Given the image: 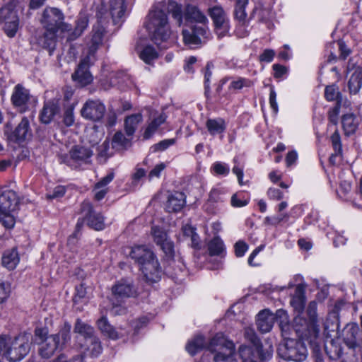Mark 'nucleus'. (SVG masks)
Returning a JSON list of instances; mask_svg holds the SVG:
<instances>
[{"label":"nucleus","instance_id":"nucleus-1","mask_svg":"<svg viewBox=\"0 0 362 362\" xmlns=\"http://www.w3.org/2000/svg\"><path fill=\"white\" fill-rule=\"evenodd\" d=\"M30 334L24 333L13 338L7 335L0 336V362L6 358L9 362L22 360L30 351Z\"/></svg>","mask_w":362,"mask_h":362},{"label":"nucleus","instance_id":"nucleus-2","mask_svg":"<svg viewBox=\"0 0 362 362\" xmlns=\"http://www.w3.org/2000/svg\"><path fill=\"white\" fill-rule=\"evenodd\" d=\"M145 26L151 40L158 45L167 41L170 35V28L167 14L161 9H152L146 17Z\"/></svg>","mask_w":362,"mask_h":362},{"label":"nucleus","instance_id":"nucleus-3","mask_svg":"<svg viewBox=\"0 0 362 362\" xmlns=\"http://www.w3.org/2000/svg\"><path fill=\"white\" fill-rule=\"evenodd\" d=\"M308 320L304 319L300 315L294 318L296 332L303 339L314 343L319 334V325L317 317V303L310 302L307 308Z\"/></svg>","mask_w":362,"mask_h":362},{"label":"nucleus","instance_id":"nucleus-4","mask_svg":"<svg viewBox=\"0 0 362 362\" xmlns=\"http://www.w3.org/2000/svg\"><path fill=\"white\" fill-rule=\"evenodd\" d=\"M208 349L214 353L215 362H238L235 358L233 343L227 340L221 333L216 334L211 339Z\"/></svg>","mask_w":362,"mask_h":362},{"label":"nucleus","instance_id":"nucleus-5","mask_svg":"<svg viewBox=\"0 0 362 362\" xmlns=\"http://www.w3.org/2000/svg\"><path fill=\"white\" fill-rule=\"evenodd\" d=\"M18 200L16 193L4 189L0 192V221L6 228H12L15 225L13 212L16 210Z\"/></svg>","mask_w":362,"mask_h":362},{"label":"nucleus","instance_id":"nucleus-6","mask_svg":"<svg viewBox=\"0 0 362 362\" xmlns=\"http://www.w3.org/2000/svg\"><path fill=\"white\" fill-rule=\"evenodd\" d=\"M93 155V152L89 147L77 144L73 146L67 153L60 156V162L76 169L82 165L89 163Z\"/></svg>","mask_w":362,"mask_h":362},{"label":"nucleus","instance_id":"nucleus-7","mask_svg":"<svg viewBox=\"0 0 362 362\" xmlns=\"http://www.w3.org/2000/svg\"><path fill=\"white\" fill-rule=\"evenodd\" d=\"M278 354L285 360L301 362L306 358L308 351L301 340L287 339L278 348Z\"/></svg>","mask_w":362,"mask_h":362},{"label":"nucleus","instance_id":"nucleus-8","mask_svg":"<svg viewBox=\"0 0 362 362\" xmlns=\"http://www.w3.org/2000/svg\"><path fill=\"white\" fill-rule=\"evenodd\" d=\"M70 325H66L57 334L50 335L40 344V354L43 358H49L55 351L70 339Z\"/></svg>","mask_w":362,"mask_h":362},{"label":"nucleus","instance_id":"nucleus-9","mask_svg":"<svg viewBox=\"0 0 362 362\" xmlns=\"http://www.w3.org/2000/svg\"><path fill=\"white\" fill-rule=\"evenodd\" d=\"M0 23L9 37L16 35L19 28V18L15 6L9 3L0 9Z\"/></svg>","mask_w":362,"mask_h":362},{"label":"nucleus","instance_id":"nucleus-10","mask_svg":"<svg viewBox=\"0 0 362 362\" xmlns=\"http://www.w3.org/2000/svg\"><path fill=\"white\" fill-rule=\"evenodd\" d=\"M64 14L62 12L53 7H47L42 16L41 23L46 30L57 31L61 29L62 31L69 30V25L64 23Z\"/></svg>","mask_w":362,"mask_h":362},{"label":"nucleus","instance_id":"nucleus-11","mask_svg":"<svg viewBox=\"0 0 362 362\" xmlns=\"http://www.w3.org/2000/svg\"><path fill=\"white\" fill-rule=\"evenodd\" d=\"M210 33L206 25H195L182 30L184 43L190 48H197L209 38Z\"/></svg>","mask_w":362,"mask_h":362},{"label":"nucleus","instance_id":"nucleus-12","mask_svg":"<svg viewBox=\"0 0 362 362\" xmlns=\"http://www.w3.org/2000/svg\"><path fill=\"white\" fill-rule=\"evenodd\" d=\"M11 100L20 112H25L36 103V99L30 94L29 90L21 84L14 87Z\"/></svg>","mask_w":362,"mask_h":362},{"label":"nucleus","instance_id":"nucleus-13","mask_svg":"<svg viewBox=\"0 0 362 362\" xmlns=\"http://www.w3.org/2000/svg\"><path fill=\"white\" fill-rule=\"evenodd\" d=\"M273 347L269 345L265 351L262 346H241L239 348L240 356L243 362H257L258 359L267 360L272 356Z\"/></svg>","mask_w":362,"mask_h":362},{"label":"nucleus","instance_id":"nucleus-14","mask_svg":"<svg viewBox=\"0 0 362 362\" xmlns=\"http://www.w3.org/2000/svg\"><path fill=\"white\" fill-rule=\"evenodd\" d=\"M213 20L216 34L219 37H223L229 31V21L226 12L219 6H215L209 11Z\"/></svg>","mask_w":362,"mask_h":362},{"label":"nucleus","instance_id":"nucleus-15","mask_svg":"<svg viewBox=\"0 0 362 362\" xmlns=\"http://www.w3.org/2000/svg\"><path fill=\"white\" fill-rule=\"evenodd\" d=\"M105 107L99 100H88L83 105L81 110V116L89 120L99 121L105 114Z\"/></svg>","mask_w":362,"mask_h":362},{"label":"nucleus","instance_id":"nucleus-16","mask_svg":"<svg viewBox=\"0 0 362 362\" xmlns=\"http://www.w3.org/2000/svg\"><path fill=\"white\" fill-rule=\"evenodd\" d=\"M151 234L154 242L160 247L166 257L172 259L174 257V245L168 238L166 232L158 226H153Z\"/></svg>","mask_w":362,"mask_h":362},{"label":"nucleus","instance_id":"nucleus-17","mask_svg":"<svg viewBox=\"0 0 362 362\" xmlns=\"http://www.w3.org/2000/svg\"><path fill=\"white\" fill-rule=\"evenodd\" d=\"M81 213L86 216L88 225L96 230H101L105 228L104 218L100 214L93 211L91 204L88 201H84L81 204Z\"/></svg>","mask_w":362,"mask_h":362},{"label":"nucleus","instance_id":"nucleus-18","mask_svg":"<svg viewBox=\"0 0 362 362\" xmlns=\"http://www.w3.org/2000/svg\"><path fill=\"white\" fill-rule=\"evenodd\" d=\"M139 270L147 281L156 282L160 278L161 269L155 255L145 263H142V265L139 267Z\"/></svg>","mask_w":362,"mask_h":362},{"label":"nucleus","instance_id":"nucleus-19","mask_svg":"<svg viewBox=\"0 0 362 362\" xmlns=\"http://www.w3.org/2000/svg\"><path fill=\"white\" fill-rule=\"evenodd\" d=\"M92 58H90V56L85 57L81 59L74 74H72V79L81 86H85L93 81V76L88 71V66Z\"/></svg>","mask_w":362,"mask_h":362},{"label":"nucleus","instance_id":"nucleus-20","mask_svg":"<svg viewBox=\"0 0 362 362\" xmlns=\"http://www.w3.org/2000/svg\"><path fill=\"white\" fill-rule=\"evenodd\" d=\"M347 73L351 74L348 82V88L351 94L357 93L362 86V68L356 66L352 59L349 60L347 66Z\"/></svg>","mask_w":362,"mask_h":362},{"label":"nucleus","instance_id":"nucleus-21","mask_svg":"<svg viewBox=\"0 0 362 362\" xmlns=\"http://www.w3.org/2000/svg\"><path fill=\"white\" fill-rule=\"evenodd\" d=\"M135 49L139 58L148 64H151L158 57L156 49L148 44L146 39L144 38H141L136 42Z\"/></svg>","mask_w":362,"mask_h":362},{"label":"nucleus","instance_id":"nucleus-22","mask_svg":"<svg viewBox=\"0 0 362 362\" xmlns=\"http://www.w3.org/2000/svg\"><path fill=\"white\" fill-rule=\"evenodd\" d=\"M127 11L125 0H110L109 13L115 25L120 24L124 21Z\"/></svg>","mask_w":362,"mask_h":362},{"label":"nucleus","instance_id":"nucleus-23","mask_svg":"<svg viewBox=\"0 0 362 362\" xmlns=\"http://www.w3.org/2000/svg\"><path fill=\"white\" fill-rule=\"evenodd\" d=\"M112 294L116 298L124 299L134 297L136 295V290L132 282L128 280H121L112 288Z\"/></svg>","mask_w":362,"mask_h":362},{"label":"nucleus","instance_id":"nucleus-24","mask_svg":"<svg viewBox=\"0 0 362 362\" xmlns=\"http://www.w3.org/2000/svg\"><path fill=\"white\" fill-rule=\"evenodd\" d=\"M102 23V17H100L96 25L93 26L90 41L88 43V54L90 58L93 59L94 53L96 52L99 45L102 43L103 37L105 33L104 27L100 25Z\"/></svg>","mask_w":362,"mask_h":362},{"label":"nucleus","instance_id":"nucleus-25","mask_svg":"<svg viewBox=\"0 0 362 362\" xmlns=\"http://www.w3.org/2000/svg\"><path fill=\"white\" fill-rule=\"evenodd\" d=\"M359 328L356 325H348L344 331V341L351 349L361 346L360 339L358 337Z\"/></svg>","mask_w":362,"mask_h":362},{"label":"nucleus","instance_id":"nucleus-26","mask_svg":"<svg viewBox=\"0 0 362 362\" xmlns=\"http://www.w3.org/2000/svg\"><path fill=\"white\" fill-rule=\"evenodd\" d=\"M275 316L269 310L259 313L257 318V325L259 330L263 333L269 332L274 322Z\"/></svg>","mask_w":362,"mask_h":362},{"label":"nucleus","instance_id":"nucleus-27","mask_svg":"<svg viewBox=\"0 0 362 362\" xmlns=\"http://www.w3.org/2000/svg\"><path fill=\"white\" fill-rule=\"evenodd\" d=\"M154 253L144 245H136L131 249L129 256L138 264L139 267L145 263L148 259H151Z\"/></svg>","mask_w":362,"mask_h":362},{"label":"nucleus","instance_id":"nucleus-28","mask_svg":"<svg viewBox=\"0 0 362 362\" xmlns=\"http://www.w3.org/2000/svg\"><path fill=\"white\" fill-rule=\"evenodd\" d=\"M185 195L181 192H174L168 196L165 208L168 212L180 211L185 205Z\"/></svg>","mask_w":362,"mask_h":362},{"label":"nucleus","instance_id":"nucleus-29","mask_svg":"<svg viewBox=\"0 0 362 362\" xmlns=\"http://www.w3.org/2000/svg\"><path fill=\"white\" fill-rule=\"evenodd\" d=\"M59 105L57 101L50 100L45 103L40 113V120L44 124L50 123L54 116L59 112Z\"/></svg>","mask_w":362,"mask_h":362},{"label":"nucleus","instance_id":"nucleus-30","mask_svg":"<svg viewBox=\"0 0 362 362\" xmlns=\"http://www.w3.org/2000/svg\"><path fill=\"white\" fill-rule=\"evenodd\" d=\"M184 18L186 21L195 22L205 25L208 21L206 16L195 6L189 5L186 7Z\"/></svg>","mask_w":362,"mask_h":362},{"label":"nucleus","instance_id":"nucleus-31","mask_svg":"<svg viewBox=\"0 0 362 362\" xmlns=\"http://www.w3.org/2000/svg\"><path fill=\"white\" fill-rule=\"evenodd\" d=\"M209 343L205 342L204 337L199 334L188 341L186 344V350L190 355L194 356L204 349L209 350Z\"/></svg>","mask_w":362,"mask_h":362},{"label":"nucleus","instance_id":"nucleus-32","mask_svg":"<svg viewBox=\"0 0 362 362\" xmlns=\"http://www.w3.org/2000/svg\"><path fill=\"white\" fill-rule=\"evenodd\" d=\"M55 30H46L42 36L39 37L37 40L40 46L48 50L51 55L55 49L56 45V34Z\"/></svg>","mask_w":362,"mask_h":362},{"label":"nucleus","instance_id":"nucleus-33","mask_svg":"<svg viewBox=\"0 0 362 362\" xmlns=\"http://www.w3.org/2000/svg\"><path fill=\"white\" fill-rule=\"evenodd\" d=\"M97 325L98 329L102 332V333L111 339L116 340L123 336L122 333L119 332L115 329V328L109 324L105 317H100L98 320Z\"/></svg>","mask_w":362,"mask_h":362},{"label":"nucleus","instance_id":"nucleus-34","mask_svg":"<svg viewBox=\"0 0 362 362\" xmlns=\"http://www.w3.org/2000/svg\"><path fill=\"white\" fill-rule=\"evenodd\" d=\"M81 347L84 352L92 356H98L102 353V346L96 337L87 338L84 343L81 344Z\"/></svg>","mask_w":362,"mask_h":362},{"label":"nucleus","instance_id":"nucleus-35","mask_svg":"<svg viewBox=\"0 0 362 362\" xmlns=\"http://www.w3.org/2000/svg\"><path fill=\"white\" fill-rule=\"evenodd\" d=\"M88 24V20L86 16L80 15L76 21V25L75 29L73 31L66 30L67 33V40L68 41H74L78 37H80L83 31L87 28Z\"/></svg>","mask_w":362,"mask_h":362},{"label":"nucleus","instance_id":"nucleus-36","mask_svg":"<svg viewBox=\"0 0 362 362\" xmlns=\"http://www.w3.org/2000/svg\"><path fill=\"white\" fill-rule=\"evenodd\" d=\"M74 331L79 334L78 340L80 341V344L84 343L87 338L95 337L93 327L79 320L76 321Z\"/></svg>","mask_w":362,"mask_h":362},{"label":"nucleus","instance_id":"nucleus-37","mask_svg":"<svg viewBox=\"0 0 362 362\" xmlns=\"http://www.w3.org/2000/svg\"><path fill=\"white\" fill-rule=\"evenodd\" d=\"M30 136L29 121L27 117H24L14 130L13 136L18 141H23L30 138Z\"/></svg>","mask_w":362,"mask_h":362},{"label":"nucleus","instance_id":"nucleus-38","mask_svg":"<svg viewBox=\"0 0 362 362\" xmlns=\"http://www.w3.org/2000/svg\"><path fill=\"white\" fill-rule=\"evenodd\" d=\"M304 288L302 285L296 287L295 293L291 300V305L299 314L303 312L305 307Z\"/></svg>","mask_w":362,"mask_h":362},{"label":"nucleus","instance_id":"nucleus-39","mask_svg":"<svg viewBox=\"0 0 362 362\" xmlns=\"http://www.w3.org/2000/svg\"><path fill=\"white\" fill-rule=\"evenodd\" d=\"M166 120V116L162 113L157 117H153L148 124L143 137L144 139H148L156 132L159 127L163 124Z\"/></svg>","mask_w":362,"mask_h":362},{"label":"nucleus","instance_id":"nucleus-40","mask_svg":"<svg viewBox=\"0 0 362 362\" xmlns=\"http://www.w3.org/2000/svg\"><path fill=\"white\" fill-rule=\"evenodd\" d=\"M206 127L211 136L223 134L226 129V122L222 118L209 119L206 122Z\"/></svg>","mask_w":362,"mask_h":362},{"label":"nucleus","instance_id":"nucleus-41","mask_svg":"<svg viewBox=\"0 0 362 362\" xmlns=\"http://www.w3.org/2000/svg\"><path fill=\"white\" fill-rule=\"evenodd\" d=\"M20 257L16 248L6 250L2 257V264L7 269L12 270L19 263Z\"/></svg>","mask_w":362,"mask_h":362},{"label":"nucleus","instance_id":"nucleus-42","mask_svg":"<svg viewBox=\"0 0 362 362\" xmlns=\"http://www.w3.org/2000/svg\"><path fill=\"white\" fill-rule=\"evenodd\" d=\"M342 127L346 135L354 134L358 128L359 119L354 114H346L342 117Z\"/></svg>","mask_w":362,"mask_h":362},{"label":"nucleus","instance_id":"nucleus-43","mask_svg":"<svg viewBox=\"0 0 362 362\" xmlns=\"http://www.w3.org/2000/svg\"><path fill=\"white\" fill-rule=\"evenodd\" d=\"M142 121V115L140 113L132 115L126 117L124 121V129L126 134L131 136H132L138 124Z\"/></svg>","mask_w":362,"mask_h":362},{"label":"nucleus","instance_id":"nucleus-44","mask_svg":"<svg viewBox=\"0 0 362 362\" xmlns=\"http://www.w3.org/2000/svg\"><path fill=\"white\" fill-rule=\"evenodd\" d=\"M112 148L117 151L127 148L131 145V139H127L119 132L115 134L112 139Z\"/></svg>","mask_w":362,"mask_h":362},{"label":"nucleus","instance_id":"nucleus-45","mask_svg":"<svg viewBox=\"0 0 362 362\" xmlns=\"http://www.w3.org/2000/svg\"><path fill=\"white\" fill-rule=\"evenodd\" d=\"M325 349L330 358H341L342 356V348L339 344V339H331L329 341H327L325 344Z\"/></svg>","mask_w":362,"mask_h":362},{"label":"nucleus","instance_id":"nucleus-46","mask_svg":"<svg viewBox=\"0 0 362 362\" xmlns=\"http://www.w3.org/2000/svg\"><path fill=\"white\" fill-rule=\"evenodd\" d=\"M253 86V82L247 78L236 77L232 78L228 89L230 90L236 91L240 90L244 88H250Z\"/></svg>","mask_w":362,"mask_h":362},{"label":"nucleus","instance_id":"nucleus-47","mask_svg":"<svg viewBox=\"0 0 362 362\" xmlns=\"http://www.w3.org/2000/svg\"><path fill=\"white\" fill-rule=\"evenodd\" d=\"M183 236L190 239L191 245L194 248H199V237L195 232V228L186 224L182 228Z\"/></svg>","mask_w":362,"mask_h":362},{"label":"nucleus","instance_id":"nucleus-48","mask_svg":"<svg viewBox=\"0 0 362 362\" xmlns=\"http://www.w3.org/2000/svg\"><path fill=\"white\" fill-rule=\"evenodd\" d=\"M209 251L211 255H221L225 252L223 242L219 237H215L209 243Z\"/></svg>","mask_w":362,"mask_h":362},{"label":"nucleus","instance_id":"nucleus-49","mask_svg":"<svg viewBox=\"0 0 362 362\" xmlns=\"http://www.w3.org/2000/svg\"><path fill=\"white\" fill-rule=\"evenodd\" d=\"M248 4V0H236L235 6V17L241 23H245L247 16L245 7Z\"/></svg>","mask_w":362,"mask_h":362},{"label":"nucleus","instance_id":"nucleus-50","mask_svg":"<svg viewBox=\"0 0 362 362\" xmlns=\"http://www.w3.org/2000/svg\"><path fill=\"white\" fill-rule=\"evenodd\" d=\"M168 10L172 13L173 17L177 20L178 25L182 23V13L181 5L173 1H170L168 6Z\"/></svg>","mask_w":362,"mask_h":362},{"label":"nucleus","instance_id":"nucleus-51","mask_svg":"<svg viewBox=\"0 0 362 362\" xmlns=\"http://www.w3.org/2000/svg\"><path fill=\"white\" fill-rule=\"evenodd\" d=\"M249 198H245L241 192L235 193L231 197L230 204L233 207H243L248 204Z\"/></svg>","mask_w":362,"mask_h":362},{"label":"nucleus","instance_id":"nucleus-52","mask_svg":"<svg viewBox=\"0 0 362 362\" xmlns=\"http://www.w3.org/2000/svg\"><path fill=\"white\" fill-rule=\"evenodd\" d=\"M112 153L110 149V142L107 140L98 147V158L101 161H105Z\"/></svg>","mask_w":362,"mask_h":362},{"label":"nucleus","instance_id":"nucleus-53","mask_svg":"<svg viewBox=\"0 0 362 362\" xmlns=\"http://www.w3.org/2000/svg\"><path fill=\"white\" fill-rule=\"evenodd\" d=\"M211 170L217 175L227 176L230 172L228 165L222 162H215L212 166Z\"/></svg>","mask_w":362,"mask_h":362},{"label":"nucleus","instance_id":"nucleus-54","mask_svg":"<svg viewBox=\"0 0 362 362\" xmlns=\"http://www.w3.org/2000/svg\"><path fill=\"white\" fill-rule=\"evenodd\" d=\"M270 14V10L267 8H263L261 6L255 7L252 13L253 17L257 18V20L260 21H266L269 18Z\"/></svg>","mask_w":362,"mask_h":362},{"label":"nucleus","instance_id":"nucleus-55","mask_svg":"<svg viewBox=\"0 0 362 362\" xmlns=\"http://www.w3.org/2000/svg\"><path fill=\"white\" fill-rule=\"evenodd\" d=\"M65 192V187L62 185H58L54 188L52 192H48L46 197L48 199H58L63 197Z\"/></svg>","mask_w":362,"mask_h":362},{"label":"nucleus","instance_id":"nucleus-56","mask_svg":"<svg viewBox=\"0 0 362 362\" xmlns=\"http://www.w3.org/2000/svg\"><path fill=\"white\" fill-rule=\"evenodd\" d=\"M166 168V165L164 163H160L157 164L148 173V180H151L153 178H159L161 173Z\"/></svg>","mask_w":362,"mask_h":362},{"label":"nucleus","instance_id":"nucleus-57","mask_svg":"<svg viewBox=\"0 0 362 362\" xmlns=\"http://www.w3.org/2000/svg\"><path fill=\"white\" fill-rule=\"evenodd\" d=\"M269 105L272 108L273 112L276 115L279 111V106L276 101V93L274 88L273 86L270 88V93H269Z\"/></svg>","mask_w":362,"mask_h":362},{"label":"nucleus","instance_id":"nucleus-58","mask_svg":"<svg viewBox=\"0 0 362 362\" xmlns=\"http://www.w3.org/2000/svg\"><path fill=\"white\" fill-rule=\"evenodd\" d=\"M234 248L236 257H241L248 250V245L244 241L239 240L235 244Z\"/></svg>","mask_w":362,"mask_h":362},{"label":"nucleus","instance_id":"nucleus-59","mask_svg":"<svg viewBox=\"0 0 362 362\" xmlns=\"http://www.w3.org/2000/svg\"><path fill=\"white\" fill-rule=\"evenodd\" d=\"M175 142L174 139H164L159 143L155 144L153 148L154 151H164L169 146L173 145Z\"/></svg>","mask_w":362,"mask_h":362},{"label":"nucleus","instance_id":"nucleus-60","mask_svg":"<svg viewBox=\"0 0 362 362\" xmlns=\"http://www.w3.org/2000/svg\"><path fill=\"white\" fill-rule=\"evenodd\" d=\"M351 189V182L346 180L341 181L339 185V191L338 192L339 196L342 198L348 199L346 197L348 193Z\"/></svg>","mask_w":362,"mask_h":362},{"label":"nucleus","instance_id":"nucleus-61","mask_svg":"<svg viewBox=\"0 0 362 362\" xmlns=\"http://www.w3.org/2000/svg\"><path fill=\"white\" fill-rule=\"evenodd\" d=\"M59 360V362H82V356L80 354H61Z\"/></svg>","mask_w":362,"mask_h":362},{"label":"nucleus","instance_id":"nucleus-62","mask_svg":"<svg viewBox=\"0 0 362 362\" xmlns=\"http://www.w3.org/2000/svg\"><path fill=\"white\" fill-rule=\"evenodd\" d=\"M63 122L67 127H71L74 123V107H69L64 112Z\"/></svg>","mask_w":362,"mask_h":362},{"label":"nucleus","instance_id":"nucleus-63","mask_svg":"<svg viewBox=\"0 0 362 362\" xmlns=\"http://www.w3.org/2000/svg\"><path fill=\"white\" fill-rule=\"evenodd\" d=\"M224 194V191L221 187L213 188L209 193V201L217 202L221 199V196Z\"/></svg>","mask_w":362,"mask_h":362},{"label":"nucleus","instance_id":"nucleus-64","mask_svg":"<svg viewBox=\"0 0 362 362\" xmlns=\"http://www.w3.org/2000/svg\"><path fill=\"white\" fill-rule=\"evenodd\" d=\"M325 95L327 100L332 101L337 98L339 91L334 86H328L325 88Z\"/></svg>","mask_w":362,"mask_h":362}]
</instances>
